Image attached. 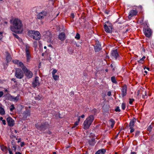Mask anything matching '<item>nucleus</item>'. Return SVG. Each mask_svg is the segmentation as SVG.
Listing matches in <instances>:
<instances>
[{
	"instance_id": "nucleus-1",
	"label": "nucleus",
	"mask_w": 154,
	"mask_h": 154,
	"mask_svg": "<svg viewBox=\"0 0 154 154\" xmlns=\"http://www.w3.org/2000/svg\"><path fill=\"white\" fill-rule=\"evenodd\" d=\"M11 25L10 26L11 30L18 34L21 33L23 31V24L22 21L17 18L10 20Z\"/></svg>"
},
{
	"instance_id": "nucleus-2",
	"label": "nucleus",
	"mask_w": 154,
	"mask_h": 154,
	"mask_svg": "<svg viewBox=\"0 0 154 154\" xmlns=\"http://www.w3.org/2000/svg\"><path fill=\"white\" fill-rule=\"evenodd\" d=\"M94 119V116L93 115H91L89 116L84 121L83 128L85 130L88 129L93 122Z\"/></svg>"
},
{
	"instance_id": "nucleus-3",
	"label": "nucleus",
	"mask_w": 154,
	"mask_h": 154,
	"mask_svg": "<svg viewBox=\"0 0 154 154\" xmlns=\"http://www.w3.org/2000/svg\"><path fill=\"white\" fill-rule=\"evenodd\" d=\"M35 127L38 130L41 131H44L49 127V125L47 122H45L41 124H36Z\"/></svg>"
},
{
	"instance_id": "nucleus-4",
	"label": "nucleus",
	"mask_w": 154,
	"mask_h": 154,
	"mask_svg": "<svg viewBox=\"0 0 154 154\" xmlns=\"http://www.w3.org/2000/svg\"><path fill=\"white\" fill-rule=\"evenodd\" d=\"M21 66L26 76L29 79L32 78L33 75V73L32 71L29 70L24 64H22V65L21 64Z\"/></svg>"
},
{
	"instance_id": "nucleus-5",
	"label": "nucleus",
	"mask_w": 154,
	"mask_h": 154,
	"mask_svg": "<svg viewBox=\"0 0 154 154\" xmlns=\"http://www.w3.org/2000/svg\"><path fill=\"white\" fill-rule=\"evenodd\" d=\"M31 48L28 45H25V51L26 55V60L27 62H29L31 57V55L30 53Z\"/></svg>"
},
{
	"instance_id": "nucleus-6",
	"label": "nucleus",
	"mask_w": 154,
	"mask_h": 154,
	"mask_svg": "<svg viewBox=\"0 0 154 154\" xmlns=\"http://www.w3.org/2000/svg\"><path fill=\"white\" fill-rule=\"evenodd\" d=\"M31 33V37L33 39L36 40H39L41 38L39 32L38 31L31 30L30 31Z\"/></svg>"
},
{
	"instance_id": "nucleus-7",
	"label": "nucleus",
	"mask_w": 154,
	"mask_h": 154,
	"mask_svg": "<svg viewBox=\"0 0 154 154\" xmlns=\"http://www.w3.org/2000/svg\"><path fill=\"white\" fill-rule=\"evenodd\" d=\"M112 25L109 22H107L104 25L105 31L107 33H111L112 32Z\"/></svg>"
},
{
	"instance_id": "nucleus-8",
	"label": "nucleus",
	"mask_w": 154,
	"mask_h": 154,
	"mask_svg": "<svg viewBox=\"0 0 154 154\" xmlns=\"http://www.w3.org/2000/svg\"><path fill=\"white\" fill-rule=\"evenodd\" d=\"M15 76L17 79H21L24 76V73L21 69L17 68L15 69Z\"/></svg>"
},
{
	"instance_id": "nucleus-9",
	"label": "nucleus",
	"mask_w": 154,
	"mask_h": 154,
	"mask_svg": "<svg viewBox=\"0 0 154 154\" xmlns=\"http://www.w3.org/2000/svg\"><path fill=\"white\" fill-rule=\"evenodd\" d=\"M136 121V119L134 118L129 123V127H130V133H132L134 131V129L133 128V127L134 126V124Z\"/></svg>"
},
{
	"instance_id": "nucleus-10",
	"label": "nucleus",
	"mask_w": 154,
	"mask_h": 154,
	"mask_svg": "<svg viewBox=\"0 0 154 154\" xmlns=\"http://www.w3.org/2000/svg\"><path fill=\"white\" fill-rule=\"evenodd\" d=\"M144 34L146 37L149 38L152 35V32L151 30L148 28V26L147 28L144 29Z\"/></svg>"
},
{
	"instance_id": "nucleus-11",
	"label": "nucleus",
	"mask_w": 154,
	"mask_h": 154,
	"mask_svg": "<svg viewBox=\"0 0 154 154\" xmlns=\"http://www.w3.org/2000/svg\"><path fill=\"white\" fill-rule=\"evenodd\" d=\"M127 86L126 85H124L122 87L121 89V95L122 97L125 96L127 94Z\"/></svg>"
},
{
	"instance_id": "nucleus-12",
	"label": "nucleus",
	"mask_w": 154,
	"mask_h": 154,
	"mask_svg": "<svg viewBox=\"0 0 154 154\" xmlns=\"http://www.w3.org/2000/svg\"><path fill=\"white\" fill-rule=\"evenodd\" d=\"M39 78L38 77H36L32 83V87L35 88L36 87L39 86L40 83L39 80Z\"/></svg>"
},
{
	"instance_id": "nucleus-13",
	"label": "nucleus",
	"mask_w": 154,
	"mask_h": 154,
	"mask_svg": "<svg viewBox=\"0 0 154 154\" xmlns=\"http://www.w3.org/2000/svg\"><path fill=\"white\" fill-rule=\"evenodd\" d=\"M47 12L46 11H42L38 14L37 17L39 19H42L47 15Z\"/></svg>"
},
{
	"instance_id": "nucleus-14",
	"label": "nucleus",
	"mask_w": 154,
	"mask_h": 154,
	"mask_svg": "<svg viewBox=\"0 0 154 154\" xmlns=\"http://www.w3.org/2000/svg\"><path fill=\"white\" fill-rule=\"evenodd\" d=\"M138 11L136 10H131L129 12L128 17L129 18L132 17L137 15Z\"/></svg>"
},
{
	"instance_id": "nucleus-15",
	"label": "nucleus",
	"mask_w": 154,
	"mask_h": 154,
	"mask_svg": "<svg viewBox=\"0 0 154 154\" xmlns=\"http://www.w3.org/2000/svg\"><path fill=\"white\" fill-rule=\"evenodd\" d=\"M8 125L11 127L13 126L14 125V121L11 117H8L7 119Z\"/></svg>"
},
{
	"instance_id": "nucleus-16",
	"label": "nucleus",
	"mask_w": 154,
	"mask_h": 154,
	"mask_svg": "<svg viewBox=\"0 0 154 154\" xmlns=\"http://www.w3.org/2000/svg\"><path fill=\"white\" fill-rule=\"evenodd\" d=\"M111 55L116 59H117L119 57V54L117 49L113 50L112 52Z\"/></svg>"
},
{
	"instance_id": "nucleus-17",
	"label": "nucleus",
	"mask_w": 154,
	"mask_h": 154,
	"mask_svg": "<svg viewBox=\"0 0 154 154\" xmlns=\"http://www.w3.org/2000/svg\"><path fill=\"white\" fill-rule=\"evenodd\" d=\"M101 49V46L99 42L96 43L94 46V50L96 52L100 50Z\"/></svg>"
},
{
	"instance_id": "nucleus-18",
	"label": "nucleus",
	"mask_w": 154,
	"mask_h": 154,
	"mask_svg": "<svg viewBox=\"0 0 154 154\" xmlns=\"http://www.w3.org/2000/svg\"><path fill=\"white\" fill-rule=\"evenodd\" d=\"M59 39L62 41H64L66 38L64 32L61 33L58 35Z\"/></svg>"
},
{
	"instance_id": "nucleus-19",
	"label": "nucleus",
	"mask_w": 154,
	"mask_h": 154,
	"mask_svg": "<svg viewBox=\"0 0 154 154\" xmlns=\"http://www.w3.org/2000/svg\"><path fill=\"white\" fill-rule=\"evenodd\" d=\"M44 98L43 97L42 95L40 94H36L35 95V99L36 100H39L43 99Z\"/></svg>"
},
{
	"instance_id": "nucleus-20",
	"label": "nucleus",
	"mask_w": 154,
	"mask_h": 154,
	"mask_svg": "<svg viewBox=\"0 0 154 154\" xmlns=\"http://www.w3.org/2000/svg\"><path fill=\"white\" fill-rule=\"evenodd\" d=\"M106 152V150L105 149H102L98 150L95 153V154H104Z\"/></svg>"
},
{
	"instance_id": "nucleus-21",
	"label": "nucleus",
	"mask_w": 154,
	"mask_h": 154,
	"mask_svg": "<svg viewBox=\"0 0 154 154\" xmlns=\"http://www.w3.org/2000/svg\"><path fill=\"white\" fill-rule=\"evenodd\" d=\"M13 62L14 63L19 65V66L21 68V64H24L22 62H20L18 60H13Z\"/></svg>"
},
{
	"instance_id": "nucleus-22",
	"label": "nucleus",
	"mask_w": 154,
	"mask_h": 154,
	"mask_svg": "<svg viewBox=\"0 0 154 154\" xmlns=\"http://www.w3.org/2000/svg\"><path fill=\"white\" fill-rule=\"evenodd\" d=\"M96 143V142L95 139H92L89 141V144L91 146H94Z\"/></svg>"
},
{
	"instance_id": "nucleus-23",
	"label": "nucleus",
	"mask_w": 154,
	"mask_h": 154,
	"mask_svg": "<svg viewBox=\"0 0 154 154\" xmlns=\"http://www.w3.org/2000/svg\"><path fill=\"white\" fill-rule=\"evenodd\" d=\"M115 124V122L112 119H110L109 120V124L111 125V127L113 128Z\"/></svg>"
},
{
	"instance_id": "nucleus-24",
	"label": "nucleus",
	"mask_w": 154,
	"mask_h": 154,
	"mask_svg": "<svg viewBox=\"0 0 154 154\" xmlns=\"http://www.w3.org/2000/svg\"><path fill=\"white\" fill-rule=\"evenodd\" d=\"M1 149L2 151H3V152H5L7 153L8 152L7 148L3 146L2 145L1 146Z\"/></svg>"
},
{
	"instance_id": "nucleus-25",
	"label": "nucleus",
	"mask_w": 154,
	"mask_h": 154,
	"mask_svg": "<svg viewBox=\"0 0 154 154\" xmlns=\"http://www.w3.org/2000/svg\"><path fill=\"white\" fill-rule=\"evenodd\" d=\"M0 114L3 115L5 114V111L3 108L0 106Z\"/></svg>"
},
{
	"instance_id": "nucleus-26",
	"label": "nucleus",
	"mask_w": 154,
	"mask_h": 154,
	"mask_svg": "<svg viewBox=\"0 0 154 154\" xmlns=\"http://www.w3.org/2000/svg\"><path fill=\"white\" fill-rule=\"evenodd\" d=\"M11 98L12 100H13L14 101H17L19 99V96H17L15 97H11Z\"/></svg>"
},
{
	"instance_id": "nucleus-27",
	"label": "nucleus",
	"mask_w": 154,
	"mask_h": 154,
	"mask_svg": "<svg viewBox=\"0 0 154 154\" xmlns=\"http://www.w3.org/2000/svg\"><path fill=\"white\" fill-rule=\"evenodd\" d=\"M52 76L54 79L55 81L59 79V76L58 75H52Z\"/></svg>"
},
{
	"instance_id": "nucleus-28",
	"label": "nucleus",
	"mask_w": 154,
	"mask_h": 154,
	"mask_svg": "<svg viewBox=\"0 0 154 154\" xmlns=\"http://www.w3.org/2000/svg\"><path fill=\"white\" fill-rule=\"evenodd\" d=\"M111 80L112 82L115 84H116L117 82L116 79L115 77V76H112L111 78Z\"/></svg>"
},
{
	"instance_id": "nucleus-29",
	"label": "nucleus",
	"mask_w": 154,
	"mask_h": 154,
	"mask_svg": "<svg viewBox=\"0 0 154 154\" xmlns=\"http://www.w3.org/2000/svg\"><path fill=\"white\" fill-rule=\"evenodd\" d=\"M15 109V107L14 104L11 105L10 107V110L12 111Z\"/></svg>"
},
{
	"instance_id": "nucleus-30",
	"label": "nucleus",
	"mask_w": 154,
	"mask_h": 154,
	"mask_svg": "<svg viewBox=\"0 0 154 154\" xmlns=\"http://www.w3.org/2000/svg\"><path fill=\"white\" fill-rule=\"evenodd\" d=\"M126 107V104L125 103H122V108L123 110L125 109Z\"/></svg>"
},
{
	"instance_id": "nucleus-31",
	"label": "nucleus",
	"mask_w": 154,
	"mask_h": 154,
	"mask_svg": "<svg viewBox=\"0 0 154 154\" xmlns=\"http://www.w3.org/2000/svg\"><path fill=\"white\" fill-rule=\"evenodd\" d=\"M140 133V131H137L135 132V137H137L138 136Z\"/></svg>"
},
{
	"instance_id": "nucleus-32",
	"label": "nucleus",
	"mask_w": 154,
	"mask_h": 154,
	"mask_svg": "<svg viewBox=\"0 0 154 154\" xmlns=\"http://www.w3.org/2000/svg\"><path fill=\"white\" fill-rule=\"evenodd\" d=\"M115 111L116 112H120V109H119V106H117L116 108L115 109Z\"/></svg>"
},
{
	"instance_id": "nucleus-33",
	"label": "nucleus",
	"mask_w": 154,
	"mask_h": 154,
	"mask_svg": "<svg viewBox=\"0 0 154 154\" xmlns=\"http://www.w3.org/2000/svg\"><path fill=\"white\" fill-rule=\"evenodd\" d=\"M75 38L77 39H79L80 38V35L78 33H77Z\"/></svg>"
},
{
	"instance_id": "nucleus-34",
	"label": "nucleus",
	"mask_w": 154,
	"mask_h": 154,
	"mask_svg": "<svg viewBox=\"0 0 154 154\" xmlns=\"http://www.w3.org/2000/svg\"><path fill=\"white\" fill-rule=\"evenodd\" d=\"M129 103L130 104H132L133 103V102L134 101V99L131 98H130L129 99Z\"/></svg>"
},
{
	"instance_id": "nucleus-35",
	"label": "nucleus",
	"mask_w": 154,
	"mask_h": 154,
	"mask_svg": "<svg viewBox=\"0 0 154 154\" xmlns=\"http://www.w3.org/2000/svg\"><path fill=\"white\" fill-rule=\"evenodd\" d=\"M34 47L36 48L38 45V43L37 41H35L33 43Z\"/></svg>"
},
{
	"instance_id": "nucleus-36",
	"label": "nucleus",
	"mask_w": 154,
	"mask_h": 154,
	"mask_svg": "<svg viewBox=\"0 0 154 154\" xmlns=\"http://www.w3.org/2000/svg\"><path fill=\"white\" fill-rule=\"evenodd\" d=\"M57 70L56 69H54L52 72V75H55V73H56L57 72Z\"/></svg>"
},
{
	"instance_id": "nucleus-37",
	"label": "nucleus",
	"mask_w": 154,
	"mask_h": 154,
	"mask_svg": "<svg viewBox=\"0 0 154 154\" xmlns=\"http://www.w3.org/2000/svg\"><path fill=\"white\" fill-rule=\"evenodd\" d=\"M152 129V127H151V126L150 125L148 128L147 130L149 132H151V131Z\"/></svg>"
},
{
	"instance_id": "nucleus-38",
	"label": "nucleus",
	"mask_w": 154,
	"mask_h": 154,
	"mask_svg": "<svg viewBox=\"0 0 154 154\" xmlns=\"http://www.w3.org/2000/svg\"><path fill=\"white\" fill-rule=\"evenodd\" d=\"M12 149L14 150L15 151H16L17 147L16 145H14L12 147Z\"/></svg>"
},
{
	"instance_id": "nucleus-39",
	"label": "nucleus",
	"mask_w": 154,
	"mask_h": 154,
	"mask_svg": "<svg viewBox=\"0 0 154 154\" xmlns=\"http://www.w3.org/2000/svg\"><path fill=\"white\" fill-rule=\"evenodd\" d=\"M6 59L7 60L9 61L11 60V57L10 55H8L6 57Z\"/></svg>"
},
{
	"instance_id": "nucleus-40",
	"label": "nucleus",
	"mask_w": 154,
	"mask_h": 154,
	"mask_svg": "<svg viewBox=\"0 0 154 154\" xmlns=\"http://www.w3.org/2000/svg\"><path fill=\"white\" fill-rule=\"evenodd\" d=\"M107 95L109 96H110L111 95V92L110 91H109L107 92Z\"/></svg>"
},
{
	"instance_id": "nucleus-41",
	"label": "nucleus",
	"mask_w": 154,
	"mask_h": 154,
	"mask_svg": "<svg viewBox=\"0 0 154 154\" xmlns=\"http://www.w3.org/2000/svg\"><path fill=\"white\" fill-rule=\"evenodd\" d=\"M25 145V143L24 142H22L21 143L20 146L21 147Z\"/></svg>"
},
{
	"instance_id": "nucleus-42",
	"label": "nucleus",
	"mask_w": 154,
	"mask_h": 154,
	"mask_svg": "<svg viewBox=\"0 0 154 154\" xmlns=\"http://www.w3.org/2000/svg\"><path fill=\"white\" fill-rule=\"evenodd\" d=\"M4 93L2 91H0V97H1L3 95Z\"/></svg>"
},
{
	"instance_id": "nucleus-43",
	"label": "nucleus",
	"mask_w": 154,
	"mask_h": 154,
	"mask_svg": "<svg viewBox=\"0 0 154 154\" xmlns=\"http://www.w3.org/2000/svg\"><path fill=\"white\" fill-rule=\"evenodd\" d=\"M71 17L72 18H73L75 17V15L74 13H72L71 15Z\"/></svg>"
},
{
	"instance_id": "nucleus-44",
	"label": "nucleus",
	"mask_w": 154,
	"mask_h": 154,
	"mask_svg": "<svg viewBox=\"0 0 154 154\" xmlns=\"http://www.w3.org/2000/svg\"><path fill=\"white\" fill-rule=\"evenodd\" d=\"M79 124V122L76 121L74 123V124L75 125V126H77Z\"/></svg>"
},
{
	"instance_id": "nucleus-45",
	"label": "nucleus",
	"mask_w": 154,
	"mask_h": 154,
	"mask_svg": "<svg viewBox=\"0 0 154 154\" xmlns=\"http://www.w3.org/2000/svg\"><path fill=\"white\" fill-rule=\"evenodd\" d=\"M2 123L4 125H5L6 123V121L5 120H2Z\"/></svg>"
},
{
	"instance_id": "nucleus-46",
	"label": "nucleus",
	"mask_w": 154,
	"mask_h": 154,
	"mask_svg": "<svg viewBox=\"0 0 154 154\" xmlns=\"http://www.w3.org/2000/svg\"><path fill=\"white\" fill-rule=\"evenodd\" d=\"M2 37V33L0 32V40H1Z\"/></svg>"
},
{
	"instance_id": "nucleus-47",
	"label": "nucleus",
	"mask_w": 154,
	"mask_h": 154,
	"mask_svg": "<svg viewBox=\"0 0 154 154\" xmlns=\"http://www.w3.org/2000/svg\"><path fill=\"white\" fill-rule=\"evenodd\" d=\"M142 60H141V59H140L138 61V62L139 63H143L142 62L143 61Z\"/></svg>"
},
{
	"instance_id": "nucleus-48",
	"label": "nucleus",
	"mask_w": 154,
	"mask_h": 154,
	"mask_svg": "<svg viewBox=\"0 0 154 154\" xmlns=\"http://www.w3.org/2000/svg\"><path fill=\"white\" fill-rule=\"evenodd\" d=\"M11 144L13 146L15 145V142L14 140H12V141H11Z\"/></svg>"
},
{
	"instance_id": "nucleus-49",
	"label": "nucleus",
	"mask_w": 154,
	"mask_h": 154,
	"mask_svg": "<svg viewBox=\"0 0 154 154\" xmlns=\"http://www.w3.org/2000/svg\"><path fill=\"white\" fill-rule=\"evenodd\" d=\"M9 152L10 154H13L12 151L10 150V149H9Z\"/></svg>"
},
{
	"instance_id": "nucleus-50",
	"label": "nucleus",
	"mask_w": 154,
	"mask_h": 154,
	"mask_svg": "<svg viewBox=\"0 0 154 154\" xmlns=\"http://www.w3.org/2000/svg\"><path fill=\"white\" fill-rule=\"evenodd\" d=\"M146 57L145 56H144L141 59L142 61H144V59H145Z\"/></svg>"
},
{
	"instance_id": "nucleus-51",
	"label": "nucleus",
	"mask_w": 154,
	"mask_h": 154,
	"mask_svg": "<svg viewBox=\"0 0 154 154\" xmlns=\"http://www.w3.org/2000/svg\"><path fill=\"white\" fill-rule=\"evenodd\" d=\"M131 154H136V153L134 152H131Z\"/></svg>"
},
{
	"instance_id": "nucleus-52",
	"label": "nucleus",
	"mask_w": 154,
	"mask_h": 154,
	"mask_svg": "<svg viewBox=\"0 0 154 154\" xmlns=\"http://www.w3.org/2000/svg\"><path fill=\"white\" fill-rule=\"evenodd\" d=\"M137 95H138L140 93V91L139 90H138L137 91Z\"/></svg>"
},
{
	"instance_id": "nucleus-53",
	"label": "nucleus",
	"mask_w": 154,
	"mask_h": 154,
	"mask_svg": "<svg viewBox=\"0 0 154 154\" xmlns=\"http://www.w3.org/2000/svg\"><path fill=\"white\" fill-rule=\"evenodd\" d=\"M85 115H84V114H83L82 115V116H81V117L82 118H83L85 117Z\"/></svg>"
},
{
	"instance_id": "nucleus-54",
	"label": "nucleus",
	"mask_w": 154,
	"mask_h": 154,
	"mask_svg": "<svg viewBox=\"0 0 154 154\" xmlns=\"http://www.w3.org/2000/svg\"><path fill=\"white\" fill-rule=\"evenodd\" d=\"M15 154H22L20 152H16Z\"/></svg>"
},
{
	"instance_id": "nucleus-55",
	"label": "nucleus",
	"mask_w": 154,
	"mask_h": 154,
	"mask_svg": "<svg viewBox=\"0 0 154 154\" xmlns=\"http://www.w3.org/2000/svg\"><path fill=\"white\" fill-rule=\"evenodd\" d=\"M76 126H75V125L74 124L73 125L72 127V128H75Z\"/></svg>"
},
{
	"instance_id": "nucleus-56",
	"label": "nucleus",
	"mask_w": 154,
	"mask_h": 154,
	"mask_svg": "<svg viewBox=\"0 0 154 154\" xmlns=\"http://www.w3.org/2000/svg\"><path fill=\"white\" fill-rule=\"evenodd\" d=\"M20 141H21V139L20 138L17 141L18 143L20 142Z\"/></svg>"
},
{
	"instance_id": "nucleus-57",
	"label": "nucleus",
	"mask_w": 154,
	"mask_h": 154,
	"mask_svg": "<svg viewBox=\"0 0 154 154\" xmlns=\"http://www.w3.org/2000/svg\"><path fill=\"white\" fill-rule=\"evenodd\" d=\"M80 118L79 117V118L78 119V120L77 121V122H79V123L80 121Z\"/></svg>"
},
{
	"instance_id": "nucleus-58",
	"label": "nucleus",
	"mask_w": 154,
	"mask_h": 154,
	"mask_svg": "<svg viewBox=\"0 0 154 154\" xmlns=\"http://www.w3.org/2000/svg\"><path fill=\"white\" fill-rule=\"evenodd\" d=\"M12 81H14V82H15V79L14 78H13L12 79V80H11Z\"/></svg>"
},
{
	"instance_id": "nucleus-59",
	"label": "nucleus",
	"mask_w": 154,
	"mask_h": 154,
	"mask_svg": "<svg viewBox=\"0 0 154 154\" xmlns=\"http://www.w3.org/2000/svg\"><path fill=\"white\" fill-rule=\"evenodd\" d=\"M3 118L2 117H1L0 118V120H2H2H3Z\"/></svg>"
},
{
	"instance_id": "nucleus-60",
	"label": "nucleus",
	"mask_w": 154,
	"mask_h": 154,
	"mask_svg": "<svg viewBox=\"0 0 154 154\" xmlns=\"http://www.w3.org/2000/svg\"><path fill=\"white\" fill-rule=\"evenodd\" d=\"M105 13L107 14H108V12L107 11H106L105 12Z\"/></svg>"
},
{
	"instance_id": "nucleus-61",
	"label": "nucleus",
	"mask_w": 154,
	"mask_h": 154,
	"mask_svg": "<svg viewBox=\"0 0 154 154\" xmlns=\"http://www.w3.org/2000/svg\"><path fill=\"white\" fill-rule=\"evenodd\" d=\"M14 132L16 133H17V130H14Z\"/></svg>"
},
{
	"instance_id": "nucleus-62",
	"label": "nucleus",
	"mask_w": 154,
	"mask_h": 154,
	"mask_svg": "<svg viewBox=\"0 0 154 154\" xmlns=\"http://www.w3.org/2000/svg\"><path fill=\"white\" fill-rule=\"evenodd\" d=\"M105 71L106 72H108V69H106L105 70Z\"/></svg>"
},
{
	"instance_id": "nucleus-63",
	"label": "nucleus",
	"mask_w": 154,
	"mask_h": 154,
	"mask_svg": "<svg viewBox=\"0 0 154 154\" xmlns=\"http://www.w3.org/2000/svg\"><path fill=\"white\" fill-rule=\"evenodd\" d=\"M48 134H51V131H49Z\"/></svg>"
},
{
	"instance_id": "nucleus-64",
	"label": "nucleus",
	"mask_w": 154,
	"mask_h": 154,
	"mask_svg": "<svg viewBox=\"0 0 154 154\" xmlns=\"http://www.w3.org/2000/svg\"><path fill=\"white\" fill-rule=\"evenodd\" d=\"M56 152H53V154H56Z\"/></svg>"
}]
</instances>
